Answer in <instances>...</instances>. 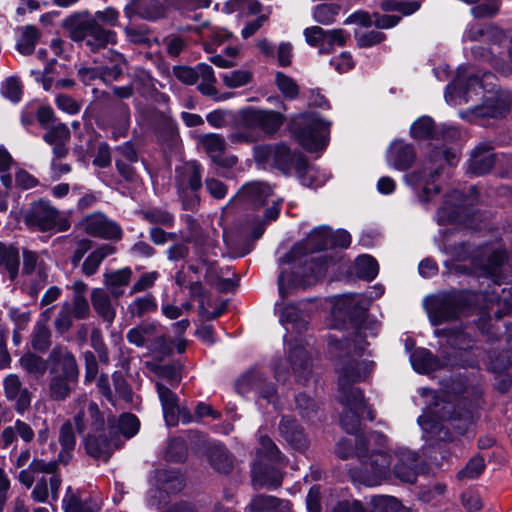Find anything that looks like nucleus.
<instances>
[{
    "label": "nucleus",
    "instance_id": "obj_1",
    "mask_svg": "<svg viewBox=\"0 0 512 512\" xmlns=\"http://www.w3.org/2000/svg\"><path fill=\"white\" fill-rule=\"evenodd\" d=\"M420 395L425 399L426 411L419 416L418 423L430 438L440 441L452 440L451 432L443 422H449L460 434L470 431L473 414L471 404L467 400L442 388L437 391L422 388Z\"/></svg>",
    "mask_w": 512,
    "mask_h": 512
},
{
    "label": "nucleus",
    "instance_id": "obj_2",
    "mask_svg": "<svg viewBox=\"0 0 512 512\" xmlns=\"http://www.w3.org/2000/svg\"><path fill=\"white\" fill-rule=\"evenodd\" d=\"M115 416L100 410L95 402H89L74 416L79 433L87 432L84 438L86 453L99 460L108 461L117 447Z\"/></svg>",
    "mask_w": 512,
    "mask_h": 512
},
{
    "label": "nucleus",
    "instance_id": "obj_3",
    "mask_svg": "<svg viewBox=\"0 0 512 512\" xmlns=\"http://www.w3.org/2000/svg\"><path fill=\"white\" fill-rule=\"evenodd\" d=\"M437 337H447L448 344L454 350V359L445 356L443 360L435 357L431 351L426 348H418L413 351L410 361L413 369L421 374H428L439 369H453L456 366L474 367L476 357L472 354L473 340L463 331H450L445 329L435 330Z\"/></svg>",
    "mask_w": 512,
    "mask_h": 512
},
{
    "label": "nucleus",
    "instance_id": "obj_4",
    "mask_svg": "<svg viewBox=\"0 0 512 512\" xmlns=\"http://www.w3.org/2000/svg\"><path fill=\"white\" fill-rule=\"evenodd\" d=\"M372 441L379 447H382L386 442V437L376 431L357 435L356 453L360 460V466L354 467L349 471L353 481L366 486L379 485L389 476L391 464L393 463V455L391 454L382 450L369 452V445Z\"/></svg>",
    "mask_w": 512,
    "mask_h": 512
},
{
    "label": "nucleus",
    "instance_id": "obj_5",
    "mask_svg": "<svg viewBox=\"0 0 512 512\" xmlns=\"http://www.w3.org/2000/svg\"><path fill=\"white\" fill-rule=\"evenodd\" d=\"M283 114L273 110L245 108L239 112L238 127L228 135L232 144H251L265 135L275 134L283 125Z\"/></svg>",
    "mask_w": 512,
    "mask_h": 512
},
{
    "label": "nucleus",
    "instance_id": "obj_6",
    "mask_svg": "<svg viewBox=\"0 0 512 512\" xmlns=\"http://www.w3.org/2000/svg\"><path fill=\"white\" fill-rule=\"evenodd\" d=\"M289 129L296 141L309 152L322 150L328 144L330 123L316 113L306 112L292 117Z\"/></svg>",
    "mask_w": 512,
    "mask_h": 512
},
{
    "label": "nucleus",
    "instance_id": "obj_7",
    "mask_svg": "<svg viewBox=\"0 0 512 512\" xmlns=\"http://www.w3.org/2000/svg\"><path fill=\"white\" fill-rule=\"evenodd\" d=\"M433 157L429 164L404 176L406 183L413 187L418 194L419 201L423 204L431 201L440 192L439 185L435 183V177L439 175L440 166L435 163L431 165V162H436L441 157L449 165H454L458 161V153L452 149L437 151Z\"/></svg>",
    "mask_w": 512,
    "mask_h": 512
},
{
    "label": "nucleus",
    "instance_id": "obj_8",
    "mask_svg": "<svg viewBox=\"0 0 512 512\" xmlns=\"http://www.w3.org/2000/svg\"><path fill=\"white\" fill-rule=\"evenodd\" d=\"M253 156L257 163L281 171L285 175L302 171L305 157L291 150L285 143L263 144L254 147Z\"/></svg>",
    "mask_w": 512,
    "mask_h": 512
},
{
    "label": "nucleus",
    "instance_id": "obj_9",
    "mask_svg": "<svg viewBox=\"0 0 512 512\" xmlns=\"http://www.w3.org/2000/svg\"><path fill=\"white\" fill-rule=\"evenodd\" d=\"M466 294L457 291L440 292L425 298L424 307L432 325L455 320L465 313Z\"/></svg>",
    "mask_w": 512,
    "mask_h": 512
},
{
    "label": "nucleus",
    "instance_id": "obj_10",
    "mask_svg": "<svg viewBox=\"0 0 512 512\" xmlns=\"http://www.w3.org/2000/svg\"><path fill=\"white\" fill-rule=\"evenodd\" d=\"M69 37L74 42H82L92 52H98L109 44H116V33L104 29L95 19L78 17L68 24Z\"/></svg>",
    "mask_w": 512,
    "mask_h": 512
},
{
    "label": "nucleus",
    "instance_id": "obj_11",
    "mask_svg": "<svg viewBox=\"0 0 512 512\" xmlns=\"http://www.w3.org/2000/svg\"><path fill=\"white\" fill-rule=\"evenodd\" d=\"M338 398L344 406L340 419L343 430L356 434L360 427V415L366 412L370 421L375 419V412L366 404L362 391L357 386H339Z\"/></svg>",
    "mask_w": 512,
    "mask_h": 512
},
{
    "label": "nucleus",
    "instance_id": "obj_12",
    "mask_svg": "<svg viewBox=\"0 0 512 512\" xmlns=\"http://www.w3.org/2000/svg\"><path fill=\"white\" fill-rule=\"evenodd\" d=\"M23 219L28 227L41 232H64L70 228L69 220L50 202L44 200L33 202L24 212Z\"/></svg>",
    "mask_w": 512,
    "mask_h": 512
},
{
    "label": "nucleus",
    "instance_id": "obj_13",
    "mask_svg": "<svg viewBox=\"0 0 512 512\" xmlns=\"http://www.w3.org/2000/svg\"><path fill=\"white\" fill-rule=\"evenodd\" d=\"M277 382H309L313 380L310 357L302 344L290 348L288 360H281L275 367Z\"/></svg>",
    "mask_w": 512,
    "mask_h": 512
},
{
    "label": "nucleus",
    "instance_id": "obj_14",
    "mask_svg": "<svg viewBox=\"0 0 512 512\" xmlns=\"http://www.w3.org/2000/svg\"><path fill=\"white\" fill-rule=\"evenodd\" d=\"M201 165L196 161L184 163L176 168V187L183 208L195 210L200 204L198 191L202 186Z\"/></svg>",
    "mask_w": 512,
    "mask_h": 512
},
{
    "label": "nucleus",
    "instance_id": "obj_15",
    "mask_svg": "<svg viewBox=\"0 0 512 512\" xmlns=\"http://www.w3.org/2000/svg\"><path fill=\"white\" fill-rule=\"evenodd\" d=\"M48 372L53 384L77 382L79 366L76 356L63 344H56L48 354Z\"/></svg>",
    "mask_w": 512,
    "mask_h": 512
},
{
    "label": "nucleus",
    "instance_id": "obj_16",
    "mask_svg": "<svg viewBox=\"0 0 512 512\" xmlns=\"http://www.w3.org/2000/svg\"><path fill=\"white\" fill-rule=\"evenodd\" d=\"M482 88V81L478 75L468 74L466 67H460L455 80L447 85L445 99L451 105H460L469 100L470 90Z\"/></svg>",
    "mask_w": 512,
    "mask_h": 512
},
{
    "label": "nucleus",
    "instance_id": "obj_17",
    "mask_svg": "<svg viewBox=\"0 0 512 512\" xmlns=\"http://www.w3.org/2000/svg\"><path fill=\"white\" fill-rule=\"evenodd\" d=\"M371 299L362 294H345L338 297L333 305V314L337 318L348 319L356 323L365 314Z\"/></svg>",
    "mask_w": 512,
    "mask_h": 512
},
{
    "label": "nucleus",
    "instance_id": "obj_18",
    "mask_svg": "<svg viewBox=\"0 0 512 512\" xmlns=\"http://www.w3.org/2000/svg\"><path fill=\"white\" fill-rule=\"evenodd\" d=\"M83 230L93 237L120 240L123 235L120 225L102 212L87 215L81 222Z\"/></svg>",
    "mask_w": 512,
    "mask_h": 512
},
{
    "label": "nucleus",
    "instance_id": "obj_19",
    "mask_svg": "<svg viewBox=\"0 0 512 512\" xmlns=\"http://www.w3.org/2000/svg\"><path fill=\"white\" fill-rule=\"evenodd\" d=\"M273 188L266 182L252 181L245 184L233 198L246 206L258 208L273 198Z\"/></svg>",
    "mask_w": 512,
    "mask_h": 512
},
{
    "label": "nucleus",
    "instance_id": "obj_20",
    "mask_svg": "<svg viewBox=\"0 0 512 512\" xmlns=\"http://www.w3.org/2000/svg\"><path fill=\"white\" fill-rule=\"evenodd\" d=\"M393 473L396 478L406 483H414L417 478L418 456L407 449H399L393 455Z\"/></svg>",
    "mask_w": 512,
    "mask_h": 512
},
{
    "label": "nucleus",
    "instance_id": "obj_21",
    "mask_svg": "<svg viewBox=\"0 0 512 512\" xmlns=\"http://www.w3.org/2000/svg\"><path fill=\"white\" fill-rule=\"evenodd\" d=\"M415 151L411 144L401 140L391 143L387 152V163L390 167L399 171H405L415 160Z\"/></svg>",
    "mask_w": 512,
    "mask_h": 512
},
{
    "label": "nucleus",
    "instance_id": "obj_22",
    "mask_svg": "<svg viewBox=\"0 0 512 512\" xmlns=\"http://www.w3.org/2000/svg\"><path fill=\"white\" fill-rule=\"evenodd\" d=\"M283 480L280 470L274 465H265L257 461L252 468V482L255 488H278Z\"/></svg>",
    "mask_w": 512,
    "mask_h": 512
},
{
    "label": "nucleus",
    "instance_id": "obj_23",
    "mask_svg": "<svg viewBox=\"0 0 512 512\" xmlns=\"http://www.w3.org/2000/svg\"><path fill=\"white\" fill-rule=\"evenodd\" d=\"M495 163L493 147L487 143L479 144L471 153L468 172L481 176L488 173Z\"/></svg>",
    "mask_w": 512,
    "mask_h": 512
},
{
    "label": "nucleus",
    "instance_id": "obj_24",
    "mask_svg": "<svg viewBox=\"0 0 512 512\" xmlns=\"http://www.w3.org/2000/svg\"><path fill=\"white\" fill-rule=\"evenodd\" d=\"M328 247H330L329 227L321 226L314 229L303 243L294 246L292 254L297 257L321 251Z\"/></svg>",
    "mask_w": 512,
    "mask_h": 512
},
{
    "label": "nucleus",
    "instance_id": "obj_25",
    "mask_svg": "<svg viewBox=\"0 0 512 512\" xmlns=\"http://www.w3.org/2000/svg\"><path fill=\"white\" fill-rule=\"evenodd\" d=\"M207 458L210 466L220 474H230L236 465L235 457L223 444L210 446Z\"/></svg>",
    "mask_w": 512,
    "mask_h": 512
},
{
    "label": "nucleus",
    "instance_id": "obj_26",
    "mask_svg": "<svg viewBox=\"0 0 512 512\" xmlns=\"http://www.w3.org/2000/svg\"><path fill=\"white\" fill-rule=\"evenodd\" d=\"M247 509L250 512H293V505L286 499L258 494L251 499Z\"/></svg>",
    "mask_w": 512,
    "mask_h": 512
},
{
    "label": "nucleus",
    "instance_id": "obj_27",
    "mask_svg": "<svg viewBox=\"0 0 512 512\" xmlns=\"http://www.w3.org/2000/svg\"><path fill=\"white\" fill-rule=\"evenodd\" d=\"M279 431L292 448L304 450L307 447L308 442L304 430L295 419L282 417L279 423Z\"/></svg>",
    "mask_w": 512,
    "mask_h": 512
},
{
    "label": "nucleus",
    "instance_id": "obj_28",
    "mask_svg": "<svg viewBox=\"0 0 512 512\" xmlns=\"http://www.w3.org/2000/svg\"><path fill=\"white\" fill-rule=\"evenodd\" d=\"M202 145L209 155V157L218 165L232 166L236 163L237 159L234 156L229 157L227 160H222V155L226 149V141L223 136L219 134H207L202 137Z\"/></svg>",
    "mask_w": 512,
    "mask_h": 512
},
{
    "label": "nucleus",
    "instance_id": "obj_29",
    "mask_svg": "<svg viewBox=\"0 0 512 512\" xmlns=\"http://www.w3.org/2000/svg\"><path fill=\"white\" fill-rule=\"evenodd\" d=\"M372 361L349 362L346 366L339 367V375L342 384L366 382L369 380V374L373 370Z\"/></svg>",
    "mask_w": 512,
    "mask_h": 512
},
{
    "label": "nucleus",
    "instance_id": "obj_30",
    "mask_svg": "<svg viewBox=\"0 0 512 512\" xmlns=\"http://www.w3.org/2000/svg\"><path fill=\"white\" fill-rule=\"evenodd\" d=\"M162 403L165 422L168 426H176L179 421L180 406L178 396L168 386H157Z\"/></svg>",
    "mask_w": 512,
    "mask_h": 512
},
{
    "label": "nucleus",
    "instance_id": "obj_31",
    "mask_svg": "<svg viewBox=\"0 0 512 512\" xmlns=\"http://www.w3.org/2000/svg\"><path fill=\"white\" fill-rule=\"evenodd\" d=\"M91 303L95 312L105 322L111 324L116 317V308L112 304L111 294L102 288H94L91 292Z\"/></svg>",
    "mask_w": 512,
    "mask_h": 512
},
{
    "label": "nucleus",
    "instance_id": "obj_32",
    "mask_svg": "<svg viewBox=\"0 0 512 512\" xmlns=\"http://www.w3.org/2000/svg\"><path fill=\"white\" fill-rule=\"evenodd\" d=\"M132 274L130 267L104 273L103 282L112 297L118 299L123 295V288L129 284Z\"/></svg>",
    "mask_w": 512,
    "mask_h": 512
},
{
    "label": "nucleus",
    "instance_id": "obj_33",
    "mask_svg": "<svg viewBox=\"0 0 512 512\" xmlns=\"http://www.w3.org/2000/svg\"><path fill=\"white\" fill-rule=\"evenodd\" d=\"M23 274L31 275L37 272L39 277V283L31 287V292L36 295L38 291L44 286L47 280V274L45 271L44 263L39 262L38 255L30 250L23 251Z\"/></svg>",
    "mask_w": 512,
    "mask_h": 512
},
{
    "label": "nucleus",
    "instance_id": "obj_34",
    "mask_svg": "<svg viewBox=\"0 0 512 512\" xmlns=\"http://www.w3.org/2000/svg\"><path fill=\"white\" fill-rule=\"evenodd\" d=\"M510 109L507 96H493L485 100L482 106L476 107L474 113L481 117H501Z\"/></svg>",
    "mask_w": 512,
    "mask_h": 512
},
{
    "label": "nucleus",
    "instance_id": "obj_35",
    "mask_svg": "<svg viewBox=\"0 0 512 512\" xmlns=\"http://www.w3.org/2000/svg\"><path fill=\"white\" fill-rule=\"evenodd\" d=\"M158 327L155 323H142L128 330L126 338L130 344L136 347L148 348Z\"/></svg>",
    "mask_w": 512,
    "mask_h": 512
},
{
    "label": "nucleus",
    "instance_id": "obj_36",
    "mask_svg": "<svg viewBox=\"0 0 512 512\" xmlns=\"http://www.w3.org/2000/svg\"><path fill=\"white\" fill-rule=\"evenodd\" d=\"M31 347L37 352H46L52 345V332L45 321H36L30 334Z\"/></svg>",
    "mask_w": 512,
    "mask_h": 512
},
{
    "label": "nucleus",
    "instance_id": "obj_37",
    "mask_svg": "<svg viewBox=\"0 0 512 512\" xmlns=\"http://www.w3.org/2000/svg\"><path fill=\"white\" fill-rule=\"evenodd\" d=\"M115 247L109 244H104L101 247L92 251L82 264V273L86 276H92L97 271L103 260L114 254Z\"/></svg>",
    "mask_w": 512,
    "mask_h": 512
},
{
    "label": "nucleus",
    "instance_id": "obj_38",
    "mask_svg": "<svg viewBox=\"0 0 512 512\" xmlns=\"http://www.w3.org/2000/svg\"><path fill=\"white\" fill-rule=\"evenodd\" d=\"M19 264L20 256L17 248L0 242V267L5 268L12 281L18 276Z\"/></svg>",
    "mask_w": 512,
    "mask_h": 512
},
{
    "label": "nucleus",
    "instance_id": "obj_39",
    "mask_svg": "<svg viewBox=\"0 0 512 512\" xmlns=\"http://www.w3.org/2000/svg\"><path fill=\"white\" fill-rule=\"evenodd\" d=\"M20 366L36 379L42 378L48 371V357L42 358L36 353L27 352L19 359Z\"/></svg>",
    "mask_w": 512,
    "mask_h": 512
},
{
    "label": "nucleus",
    "instance_id": "obj_40",
    "mask_svg": "<svg viewBox=\"0 0 512 512\" xmlns=\"http://www.w3.org/2000/svg\"><path fill=\"white\" fill-rule=\"evenodd\" d=\"M259 447L257 453L259 456H264L269 461L284 466L287 461L282 455L273 440L266 434H262L261 431L258 433Z\"/></svg>",
    "mask_w": 512,
    "mask_h": 512
},
{
    "label": "nucleus",
    "instance_id": "obj_41",
    "mask_svg": "<svg viewBox=\"0 0 512 512\" xmlns=\"http://www.w3.org/2000/svg\"><path fill=\"white\" fill-rule=\"evenodd\" d=\"M157 80L143 68H136L133 72L132 85L137 92L146 97L152 95L156 90Z\"/></svg>",
    "mask_w": 512,
    "mask_h": 512
},
{
    "label": "nucleus",
    "instance_id": "obj_42",
    "mask_svg": "<svg viewBox=\"0 0 512 512\" xmlns=\"http://www.w3.org/2000/svg\"><path fill=\"white\" fill-rule=\"evenodd\" d=\"M71 491V488H68V492ZM63 506L65 512H97L98 505L92 500V498L88 497L85 499L80 498L78 495L73 493H68L63 499Z\"/></svg>",
    "mask_w": 512,
    "mask_h": 512
},
{
    "label": "nucleus",
    "instance_id": "obj_43",
    "mask_svg": "<svg viewBox=\"0 0 512 512\" xmlns=\"http://www.w3.org/2000/svg\"><path fill=\"white\" fill-rule=\"evenodd\" d=\"M438 133V126L434 125L433 119L429 116L420 117L410 128V135L414 139H435Z\"/></svg>",
    "mask_w": 512,
    "mask_h": 512
},
{
    "label": "nucleus",
    "instance_id": "obj_44",
    "mask_svg": "<svg viewBox=\"0 0 512 512\" xmlns=\"http://www.w3.org/2000/svg\"><path fill=\"white\" fill-rule=\"evenodd\" d=\"M156 309V299L151 294L135 298L127 307L128 313L132 317L137 318H141L145 314L154 312Z\"/></svg>",
    "mask_w": 512,
    "mask_h": 512
},
{
    "label": "nucleus",
    "instance_id": "obj_45",
    "mask_svg": "<svg viewBox=\"0 0 512 512\" xmlns=\"http://www.w3.org/2000/svg\"><path fill=\"white\" fill-rule=\"evenodd\" d=\"M147 367L161 380L181 382L184 378L181 367L174 364L158 365L147 363Z\"/></svg>",
    "mask_w": 512,
    "mask_h": 512
},
{
    "label": "nucleus",
    "instance_id": "obj_46",
    "mask_svg": "<svg viewBox=\"0 0 512 512\" xmlns=\"http://www.w3.org/2000/svg\"><path fill=\"white\" fill-rule=\"evenodd\" d=\"M40 32L35 26H25L22 28L21 36L17 42V49L23 55H30L39 40Z\"/></svg>",
    "mask_w": 512,
    "mask_h": 512
},
{
    "label": "nucleus",
    "instance_id": "obj_47",
    "mask_svg": "<svg viewBox=\"0 0 512 512\" xmlns=\"http://www.w3.org/2000/svg\"><path fill=\"white\" fill-rule=\"evenodd\" d=\"M355 266L357 275L367 281L373 280L379 271L376 259L366 254L357 257Z\"/></svg>",
    "mask_w": 512,
    "mask_h": 512
},
{
    "label": "nucleus",
    "instance_id": "obj_48",
    "mask_svg": "<svg viewBox=\"0 0 512 512\" xmlns=\"http://www.w3.org/2000/svg\"><path fill=\"white\" fill-rule=\"evenodd\" d=\"M100 393L114 406L121 402L130 403L132 402L133 393L129 386H100Z\"/></svg>",
    "mask_w": 512,
    "mask_h": 512
},
{
    "label": "nucleus",
    "instance_id": "obj_49",
    "mask_svg": "<svg viewBox=\"0 0 512 512\" xmlns=\"http://www.w3.org/2000/svg\"><path fill=\"white\" fill-rule=\"evenodd\" d=\"M337 262V257L322 255L312 260L311 265L309 267L311 272V277L313 279L304 280L305 284H311L313 281H317L320 278H323L329 267L334 265Z\"/></svg>",
    "mask_w": 512,
    "mask_h": 512
},
{
    "label": "nucleus",
    "instance_id": "obj_50",
    "mask_svg": "<svg viewBox=\"0 0 512 512\" xmlns=\"http://www.w3.org/2000/svg\"><path fill=\"white\" fill-rule=\"evenodd\" d=\"M114 426L116 427L117 435L120 433L126 438H131L138 432L140 422L135 415L123 413L118 419L115 418Z\"/></svg>",
    "mask_w": 512,
    "mask_h": 512
},
{
    "label": "nucleus",
    "instance_id": "obj_51",
    "mask_svg": "<svg viewBox=\"0 0 512 512\" xmlns=\"http://www.w3.org/2000/svg\"><path fill=\"white\" fill-rule=\"evenodd\" d=\"M46 129L47 131L43 135V140L51 146L60 143H68L71 138L70 130L64 123L58 122Z\"/></svg>",
    "mask_w": 512,
    "mask_h": 512
},
{
    "label": "nucleus",
    "instance_id": "obj_52",
    "mask_svg": "<svg viewBox=\"0 0 512 512\" xmlns=\"http://www.w3.org/2000/svg\"><path fill=\"white\" fill-rule=\"evenodd\" d=\"M188 448L182 437H173L169 440L165 457L168 461L182 462L187 458Z\"/></svg>",
    "mask_w": 512,
    "mask_h": 512
},
{
    "label": "nucleus",
    "instance_id": "obj_53",
    "mask_svg": "<svg viewBox=\"0 0 512 512\" xmlns=\"http://www.w3.org/2000/svg\"><path fill=\"white\" fill-rule=\"evenodd\" d=\"M143 218L153 225L172 227L174 225V216L167 210L161 208H151L143 211Z\"/></svg>",
    "mask_w": 512,
    "mask_h": 512
},
{
    "label": "nucleus",
    "instance_id": "obj_54",
    "mask_svg": "<svg viewBox=\"0 0 512 512\" xmlns=\"http://www.w3.org/2000/svg\"><path fill=\"white\" fill-rule=\"evenodd\" d=\"M380 328V324L375 319L365 318L356 338L353 340L354 350L360 352L367 343L362 340V336H376Z\"/></svg>",
    "mask_w": 512,
    "mask_h": 512
},
{
    "label": "nucleus",
    "instance_id": "obj_55",
    "mask_svg": "<svg viewBox=\"0 0 512 512\" xmlns=\"http://www.w3.org/2000/svg\"><path fill=\"white\" fill-rule=\"evenodd\" d=\"M339 11L340 6L337 4H320L314 8L313 18L318 23L329 25L335 21Z\"/></svg>",
    "mask_w": 512,
    "mask_h": 512
},
{
    "label": "nucleus",
    "instance_id": "obj_56",
    "mask_svg": "<svg viewBox=\"0 0 512 512\" xmlns=\"http://www.w3.org/2000/svg\"><path fill=\"white\" fill-rule=\"evenodd\" d=\"M325 44L320 47L319 52L329 53L335 46H344L349 34L342 29L325 30Z\"/></svg>",
    "mask_w": 512,
    "mask_h": 512
},
{
    "label": "nucleus",
    "instance_id": "obj_57",
    "mask_svg": "<svg viewBox=\"0 0 512 512\" xmlns=\"http://www.w3.org/2000/svg\"><path fill=\"white\" fill-rule=\"evenodd\" d=\"M73 317L70 304L68 302L63 303L54 320V327L59 335H64L71 329Z\"/></svg>",
    "mask_w": 512,
    "mask_h": 512
},
{
    "label": "nucleus",
    "instance_id": "obj_58",
    "mask_svg": "<svg viewBox=\"0 0 512 512\" xmlns=\"http://www.w3.org/2000/svg\"><path fill=\"white\" fill-rule=\"evenodd\" d=\"M275 84L285 98L295 99L299 94L297 83L282 72L275 74Z\"/></svg>",
    "mask_w": 512,
    "mask_h": 512
},
{
    "label": "nucleus",
    "instance_id": "obj_59",
    "mask_svg": "<svg viewBox=\"0 0 512 512\" xmlns=\"http://www.w3.org/2000/svg\"><path fill=\"white\" fill-rule=\"evenodd\" d=\"M147 349L156 357L164 358L172 353L173 345L165 335L157 331Z\"/></svg>",
    "mask_w": 512,
    "mask_h": 512
},
{
    "label": "nucleus",
    "instance_id": "obj_60",
    "mask_svg": "<svg viewBox=\"0 0 512 512\" xmlns=\"http://www.w3.org/2000/svg\"><path fill=\"white\" fill-rule=\"evenodd\" d=\"M371 504L375 512H400L402 508L398 499L387 495L372 497Z\"/></svg>",
    "mask_w": 512,
    "mask_h": 512
},
{
    "label": "nucleus",
    "instance_id": "obj_61",
    "mask_svg": "<svg viewBox=\"0 0 512 512\" xmlns=\"http://www.w3.org/2000/svg\"><path fill=\"white\" fill-rule=\"evenodd\" d=\"M295 174L301 184L306 187L316 188L324 183V179L320 178V173L314 167L310 166L306 160L304 161L303 170L297 171Z\"/></svg>",
    "mask_w": 512,
    "mask_h": 512
},
{
    "label": "nucleus",
    "instance_id": "obj_62",
    "mask_svg": "<svg viewBox=\"0 0 512 512\" xmlns=\"http://www.w3.org/2000/svg\"><path fill=\"white\" fill-rule=\"evenodd\" d=\"M2 95L12 102H19L22 95V86L18 78L9 77L1 86Z\"/></svg>",
    "mask_w": 512,
    "mask_h": 512
},
{
    "label": "nucleus",
    "instance_id": "obj_63",
    "mask_svg": "<svg viewBox=\"0 0 512 512\" xmlns=\"http://www.w3.org/2000/svg\"><path fill=\"white\" fill-rule=\"evenodd\" d=\"M251 73L246 70H235L222 75L224 84L230 88H237L246 85L251 80Z\"/></svg>",
    "mask_w": 512,
    "mask_h": 512
},
{
    "label": "nucleus",
    "instance_id": "obj_64",
    "mask_svg": "<svg viewBox=\"0 0 512 512\" xmlns=\"http://www.w3.org/2000/svg\"><path fill=\"white\" fill-rule=\"evenodd\" d=\"M484 468L485 464L483 458L474 457L458 472L457 476L459 479H474L483 472Z\"/></svg>",
    "mask_w": 512,
    "mask_h": 512
}]
</instances>
